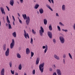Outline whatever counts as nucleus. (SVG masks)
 I'll return each mask as SVG.
<instances>
[{"label":"nucleus","instance_id":"f257e3e1","mask_svg":"<svg viewBox=\"0 0 75 75\" xmlns=\"http://www.w3.org/2000/svg\"><path fill=\"white\" fill-rule=\"evenodd\" d=\"M22 17H23V18L25 20L26 19V23L27 25H28L29 23H30V18L29 16H27L26 15V14H22Z\"/></svg>","mask_w":75,"mask_h":75},{"label":"nucleus","instance_id":"f03ea898","mask_svg":"<svg viewBox=\"0 0 75 75\" xmlns=\"http://www.w3.org/2000/svg\"><path fill=\"white\" fill-rule=\"evenodd\" d=\"M45 64L44 62H43L40 64L39 66V69L42 73L44 71V68H43V67H44Z\"/></svg>","mask_w":75,"mask_h":75},{"label":"nucleus","instance_id":"7ed1b4c3","mask_svg":"<svg viewBox=\"0 0 75 75\" xmlns=\"http://www.w3.org/2000/svg\"><path fill=\"white\" fill-rule=\"evenodd\" d=\"M6 21L8 23V28L9 29H12V27H11V25L10 24V21L9 20V19L8 18V16H6Z\"/></svg>","mask_w":75,"mask_h":75},{"label":"nucleus","instance_id":"20e7f679","mask_svg":"<svg viewBox=\"0 0 75 75\" xmlns=\"http://www.w3.org/2000/svg\"><path fill=\"white\" fill-rule=\"evenodd\" d=\"M44 32V30L42 26L40 27V30H39V33L41 36H42L43 33Z\"/></svg>","mask_w":75,"mask_h":75},{"label":"nucleus","instance_id":"39448f33","mask_svg":"<svg viewBox=\"0 0 75 75\" xmlns=\"http://www.w3.org/2000/svg\"><path fill=\"white\" fill-rule=\"evenodd\" d=\"M15 45V41L14 39H12V42L10 44V47L11 49H13V47Z\"/></svg>","mask_w":75,"mask_h":75},{"label":"nucleus","instance_id":"423d86ee","mask_svg":"<svg viewBox=\"0 0 75 75\" xmlns=\"http://www.w3.org/2000/svg\"><path fill=\"white\" fill-rule=\"evenodd\" d=\"M24 33L23 35H24V37H25V38H26V39H27V37H28V38H30L28 34V33H26V31H25V30H24Z\"/></svg>","mask_w":75,"mask_h":75},{"label":"nucleus","instance_id":"0eeeda50","mask_svg":"<svg viewBox=\"0 0 75 75\" xmlns=\"http://www.w3.org/2000/svg\"><path fill=\"white\" fill-rule=\"evenodd\" d=\"M59 40L60 42L62 44H64L65 42V39L62 36L59 37Z\"/></svg>","mask_w":75,"mask_h":75},{"label":"nucleus","instance_id":"6e6552de","mask_svg":"<svg viewBox=\"0 0 75 75\" xmlns=\"http://www.w3.org/2000/svg\"><path fill=\"white\" fill-rule=\"evenodd\" d=\"M42 48L43 49H45V48L44 50V53H46L47 50H48V46L47 45H46L45 46H44L42 47Z\"/></svg>","mask_w":75,"mask_h":75},{"label":"nucleus","instance_id":"1a4fd4ad","mask_svg":"<svg viewBox=\"0 0 75 75\" xmlns=\"http://www.w3.org/2000/svg\"><path fill=\"white\" fill-rule=\"evenodd\" d=\"M47 34L48 36L50 38H52V33L51 32H47Z\"/></svg>","mask_w":75,"mask_h":75},{"label":"nucleus","instance_id":"9d476101","mask_svg":"<svg viewBox=\"0 0 75 75\" xmlns=\"http://www.w3.org/2000/svg\"><path fill=\"white\" fill-rule=\"evenodd\" d=\"M9 55V49L7 48L6 51L5 52V55L6 57H8Z\"/></svg>","mask_w":75,"mask_h":75},{"label":"nucleus","instance_id":"9b49d317","mask_svg":"<svg viewBox=\"0 0 75 75\" xmlns=\"http://www.w3.org/2000/svg\"><path fill=\"white\" fill-rule=\"evenodd\" d=\"M56 72L58 75H61V70H60V69H57Z\"/></svg>","mask_w":75,"mask_h":75},{"label":"nucleus","instance_id":"f8f14e48","mask_svg":"<svg viewBox=\"0 0 75 75\" xmlns=\"http://www.w3.org/2000/svg\"><path fill=\"white\" fill-rule=\"evenodd\" d=\"M2 12V13L3 14H4V15L6 14V13L4 11V8H3V7H1L0 8Z\"/></svg>","mask_w":75,"mask_h":75},{"label":"nucleus","instance_id":"ddd939ff","mask_svg":"<svg viewBox=\"0 0 75 75\" xmlns=\"http://www.w3.org/2000/svg\"><path fill=\"white\" fill-rule=\"evenodd\" d=\"M10 4L12 6H13L14 4V0H11L10 1Z\"/></svg>","mask_w":75,"mask_h":75},{"label":"nucleus","instance_id":"4468645a","mask_svg":"<svg viewBox=\"0 0 75 75\" xmlns=\"http://www.w3.org/2000/svg\"><path fill=\"white\" fill-rule=\"evenodd\" d=\"M26 52L27 55H28V54H29L30 52V49H29V48H26Z\"/></svg>","mask_w":75,"mask_h":75},{"label":"nucleus","instance_id":"2eb2a0df","mask_svg":"<svg viewBox=\"0 0 75 75\" xmlns=\"http://www.w3.org/2000/svg\"><path fill=\"white\" fill-rule=\"evenodd\" d=\"M4 69L3 68L1 72V75H4Z\"/></svg>","mask_w":75,"mask_h":75},{"label":"nucleus","instance_id":"dca6fc26","mask_svg":"<svg viewBox=\"0 0 75 75\" xmlns=\"http://www.w3.org/2000/svg\"><path fill=\"white\" fill-rule=\"evenodd\" d=\"M39 62H40V57H37L36 62V65H38L39 63Z\"/></svg>","mask_w":75,"mask_h":75},{"label":"nucleus","instance_id":"f3484780","mask_svg":"<svg viewBox=\"0 0 75 75\" xmlns=\"http://www.w3.org/2000/svg\"><path fill=\"white\" fill-rule=\"evenodd\" d=\"M46 6L48 8H49V9H50V10H51V11H53V9H52V8H51V6H50V5H49L48 4H47L46 5Z\"/></svg>","mask_w":75,"mask_h":75},{"label":"nucleus","instance_id":"a211bd4d","mask_svg":"<svg viewBox=\"0 0 75 75\" xmlns=\"http://www.w3.org/2000/svg\"><path fill=\"white\" fill-rule=\"evenodd\" d=\"M43 23L45 25L47 24V20L46 19H44L43 20Z\"/></svg>","mask_w":75,"mask_h":75},{"label":"nucleus","instance_id":"6ab92c4d","mask_svg":"<svg viewBox=\"0 0 75 75\" xmlns=\"http://www.w3.org/2000/svg\"><path fill=\"white\" fill-rule=\"evenodd\" d=\"M39 12L40 14H42L44 13V10L42 8H40V9H39Z\"/></svg>","mask_w":75,"mask_h":75},{"label":"nucleus","instance_id":"aec40b11","mask_svg":"<svg viewBox=\"0 0 75 75\" xmlns=\"http://www.w3.org/2000/svg\"><path fill=\"white\" fill-rule=\"evenodd\" d=\"M39 6H40L39 4H37L36 5H35L34 8L35 9H37V8L39 7Z\"/></svg>","mask_w":75,"mask_h":75},{"label":"nucleus","instance_id":"412c9836","mask_svg":"<svg viewBox=\"0 0 75 75\" xmlns=\"http://www.w3.org/2000/svg\"><path fill=\"white\" fill-rule=\"evenodd\" d=\"M62 8L63 11H65V5H63Z\"/></svg>","mask_w":75,"mask_h":75},{"label":"nucleus","instance_id":"4be33fe9","mask_svg":"<svg viewBox=\"0 0 75 75\" xmlns=\"http://www.w3.org/2000/svg\"><path fill=\"white\" fill-rule=\"evenodd\" d=\"M54 58H55V59H57V60H59V57L57 56V55L56 54H55L54 55Z\"/></svg>","mask_w":75,"mask_h":75},{"label":"nucleus","instance_id":"5701e85b","mask_svg":"<svg viewBox=\"0 0 75 75\" xmlns=\"http://www.w3.org/2000/svg\"><path fill=\"white\" fill-rule=\"evenodd\" d=\"M16 55L17 58H21V55H20V54L17 53Z\"/></svg>","mask_w":75,"mask_h":75},{"label":"nucleus","instance_id":"b1692460","mask_svg":"<svg viewBox=\"0 0 75 75\" xmlns=\"http://www.w3.org/2000/svg\"><path fill=\"white\" fill-rule=\"evenodd\" d=\"M6 46V45L5 44H4L3 45V50L4 51H5Z\"/></svg>","mask_w":75,"mask_h":75},{"label":"nucleus","instance_id":"393cba45","mask_svg":"<svg viewBox=\"0 0 75 75\" xmlns=\"http://www.w3.org/2000/svg\"><path fill=\"white\" fill-rule=\"evenodd\" d=\"M18 68L19 70H21L22 68V66H21V64H20L18 66Z\"/></svg>","mask_w":75,"mask_h":75},{"label":"nucleus","instance_id":"a878e982","mask_svg":"<svg viewBox=\"0 0 75 75\" xmlns=\"http://www.w3.org/2000/svg\"><path fill=\"white\" fill-rule=\"evenodd\" d=\"M12 35L14 37H16V32H14L12 33Z\"/></svg>","mask_w":75,"mask_h":75},{"label":"nucleus","instance_id":"bb28decb","mask_svg":"<svg viewBox=\"0 0 75 75\" xmlns=\"http://www.w3.org/2000/svg\"><path fill=\"white\" fill-rule=\"evenodd\" d=\"M49 28L50 31H52V25H50L49 26Z\"/></svg>","mask_w":75,"mask_h":75},{"label":"nucleus","instance_id":"cd10ccee","mask_svg":"<svg viewBox=\"0 0 75 75\" xmlns=\"http://www.w3.org/2000/svg\"><path fill=\"white\" fill-rule=\"evenodd\" d=\"M9 65L10 68L12 67V62L11 61L9 63Z\"/></svg>","mask_w":75,"mask_h":75},{"label":"nucleus","instance_id":"c85d7f7f","mask_svg":"<svg viewBox=\"0 0 75 75\" xmlns=\"http://www.w3.org/2000/svg\"><path fill=\"white\" fill-rule=\"evenodd\" d=\"M33 38H31L30 43L31 44H33Z\"/></svg>","mask_w":75,"mask_h":75},{"label":"nucleus","instance_id":"c756f323","mask_svg":"<svg viewBox=\"0 0 75 75\" xmlns=\"http://www.w3.org/2000/svg\"><path fill=\"white\" fill-rule=\"evenodd\" d=\"M31 57H33L34 56V52H31Z\"/></svg>","mask_w":75,"mask_h":75},{"label":"nucleus","instance_id":"7c9ffc66","mask_svg":"<svg viewBox=\"0 0 75 75\" xmlns=\"http://www.w3.org/2000/svg\"><path fill=\"white\" fill-rule=\"evenodd\" d=\"M69 55L70 58H71V59H72V55H71V54H70V53H69Z\"/></svg>","mask_w":75,"mask_h":75},{"label":"nucleus","instance_id":"2f4dec72","mask_svg":"<svg viewBox=\"0 0 75 75\" xmlns=\"http://www.w3.org/2000/svg\"><path fill=\"white\" fill-rule=\"evenodd\" d=\"M11 72L13 75H14V71H12V70H11Z\"/></svg>","mask_w":75,"mask_h":75},{"label":"nucleus","instance_id":"473e14b6","mask_svg":"<svg viewBox=\"0 0 75 75\" xmlns=\"http://www.w3.org/2000/svg\"><path fill=\"white\" fill-rule=\"evenodd\" d=\"M32 32L33 34H36V32L34 31V30L33 29L32 30Z\"/></svg>","mask_w":75,"mask_h":75},{"label":"nucleus","instance_id":"72a5a7b5","mask_svg":"<svg viewBox=\"0 0 75 75\" xmlns=\"http://www.w3.org/2000/svg\"><path fill=\"white\" fill-rule=\"evenodd\" d=\"M57 28L59 31H61V28L59 26H57Z\"/></svg>","mask_w":75,"mask_h":75},{"label":"nucleus","instance_id":"f704fd0d","mask_svg":"<svg viewBox=\"0 0 75 75\" xmlns=\"http://www.w3.org/2000/svg\"><path fill=\"white\" fill-rule=\"evenodd\" d=\"M59 24L60 25H62V26H64V24H62V23L60 22L59 23Z\"/></svg>","mask_w":75,"mask_h":75},{"label":"nucleus","instance_id":"c9c22d12","mask_svg":"<svg viewBox=\"0 0 75 75\" xmlns=\"http://www.w3.org/2000/svg\"><path fill=\"white\" fill-rule=\"evenodd\" d=\"M63 58H66V54H64L63 55Z\"/></svg>","mask_w":75,"mask_h":75},{"label":"nucleus","instance_id":"e433bc0d","mask_svg":"<svg viewBox=\"0 0 75 75\" xmlns=\"http://www.w3.org/2000/svg\"><path fill=\"white\" fill-rule=\"evenodd\" d=\"M63 62L64 64H65V60L64 59H63Z\"/></svg>","mask_w":75,"mask_h":75},{"label":"nucleus","instance_id":"4c0bfd02","mask_svg":"<svg viewBox=\"0 0 75 75\" xmlns=\"http://www.w3.org/2000/svg\"><path fill=\"white\" fill-rule=\"evenodd\" d=\"M32 73H33V75L35 74V70L34 69L33 70V71H32Z\"/></svg>","mask_w":75,"mask_h":75},{"label":"nucleus","instance_id":"58836bf2","mask_svg":"<svg viewBox=\"0 0 75 75\" xmlns=\"http://www.w3.org/2000/svg\"><path fill=\"white\" fill-rule=\"evenodd\" d=\"M18 18L19 20V21L20 23H21V24H22V21H21V20L20 19H19V18Z\"/></svg>","mask_w":75,"mask_h":75},{"label":"nucleus","instance_id":"ea45409f","mask_svg":"<svg viewBox=\"0 0 75 75\" xmlns=\"http://www.w3.org/2000/svg\"><path fill=\"white\" fill-rule=\"evenodd\" d=\"M62 31H65V32H67V31H68V30H67L64 29H62Z\"/></svg>","mask_w":75,"mask_h":75},{"label":"nucleus","instance_id":"a19ab883","mask_svg":"<svg viewBox=\"0 0 75 75\" xmlns=\"http://www.w3.org/2000/svg\"><path fill=\"white\" fill-rule=\"evenodd\" d=\"M73 28L74 30H75V23L73 25Z\"/></svg>","mask_w":75,"mask_h":75},{"label":"nucleus","instance_id":"79ce46f5","mask_svg":"<svg viewBox=\"0 0 75 75\" xmlns=\"http://www.w3.org/2000/svg\"><path fill=\"white\" fill-rule=\"evenodd\" d=\"M49 71H52V68H50L49 69Z\"/></svg>","mask_w":75,"mask_h":75},{"label":"nucleus","instance_id":"37998d69","mask_svg":"<svg viewBox=\"0 0 75 75\" xmlns=\"http://www.w3.org/2000/svg\"><path fill=\"white\" fill-rule=\"evenodd\" d=\"M6 7L8 9V11H10V8H8V7H7V6H6Z\"/></svg>","mask_w":75,"mask_h":75},{"label":"nucleus","instance_id":"c03bdc74","mask_svg":"<svg viewBox=\"0 0 75 75\" xmlns=\"http://www.w3.org/2000/svg\"><path fill=\"white\" fill-rule=\"evenodd\" d=\"M56 16H57V17H59V15H58V13H56Z\"/></svg>","mask_w":75,"mask_h":75},{"label":"nucleus","instance_id":"a18cd8bd","mask_svg":"<svg viewBox=\"0 0 75 75\" xmlns=\"http://www.w3.org/2000/svg\"><path fill=\"white\" fill-rule=\"evenodd\" d=\"M53 75H57V73L54 72L53 74Z\"/></svg>","mask_w":75,"mask_h":75},{"label":"nucleus","instance_id":"49530a36","mask_svg":"<svg viewBox=\"0 0 75 75\" xmlns=\"http://www.w3.org/2000/svg\"><path fill=\"white\" fill-rule=\"evenodd\" d=\"M53 41L54 42H56V40H55V39H53Z\"/></svg>","mask_w":75,"mask_h":75},{"label":"nucleus","instance_id":"de8ad7c7","mask_svg":"<svg viewBox=\"0 0 75 75\" xmlns=\"http://www.w3.org/2000/svg\"><path fill=\"white\" fill-rule=\"evenodd\" d=\"M20 1L21 3H23V0H20Z\"/></svg>","mask_w":75,"mask_h":75},{"label":"nucleus","instance_id":"09e8293b","mask_svg":"<svg viewBox=\"0 0 75 75\" xmlns=\"http://www.w3.org/2000/svg\"><path fill=\"white\" fill-rule=\"evenodd\" d=\"M12 17L13 18V21H15V19L14 18V16H12Z\"/></svg>","mask_w":75,"mask_h":75},{"label":"nucleus","instance_id":"8fccbe9b","mask_svg":"<svg viewBox=\"0 0 75 75\" xmlns=\"http://www.w3.org/2000/svg\"><path fill=\"white\" fill-rule=\"evenodd\" d=\"M15 21H13V25H15V23H14L15 22Z\"/></svg>","mask_w":75,"mask_h":75},{"label":"nucleus","instance_id":"3c124183","mask_svg":"<svg viewBox=\"0 0 75 75\" xmlns=\"http://www.w3.org/2000/svg\"><path fill=\"white\" fill-rule=\"evenodd\" d=\"M51 1L52 3H53V4H54V0H51Z\"/></svg>","mask_w":75,"mask_h":75},{"label":"nucleus","instance_id":"603ef678","mask_svg":"<svg viewBox=\"0 0 75 75\" xmlns=\"http://www.w3.org/2000/svg\"><path fill=\"white\" fill-rule=\"evenodd\" d=\"M49 2H50V3H51V0H48Z\"/></svg>","mask_w":75,"mask_h":75},{"label":"nucleus","instance_id":"864d4df0","mask_svg":"<svg viewBox=\"0 0 75 75\" xmlns=\"http://www.w3.org/2000/svg\"><path fill=\"white\" fill-rule=\"evenodd\" d=\"M6 26H8V23H6Z\"/></svg>","mask_w":75,"mask_h":75},{"label":"nucleus","instance_id":"5fc2aeb1","mask_svg":"<svg viewBox=\"0 0 75 75\" xmlns=\"http://www.w3.org/2000/svg\"><path fill=\"white\" fill-rule=\"evenodd\" d=\"M15 75H18V73H16Z\"/></svg>","mask_w":75,"mask_h":75},{"label":"nucleus","instance_id":"6e6d98bb","mask_svg":"<svg viewBox=\"0 0 75 75\" xmlns=\"http://www.w3.org/2000/svg\"><path fill=\"white\" fill-rule=\"evenodd\" d=\"M18 16L19 17H20V14H19V13H18Z\"/></svg>","mask_w":75,"mask_h":75},{"label":"nucleus","instance_id":"4d7b16f0","mask_svg":"<svg viewBox=\"0 0 75 75\" xmlns=\"http://www.w3.org/2000/svg\"><path fill=\"white\" fill-rule=\"evenodd\" d=\"M54 68H56V66H55V65L54 64Z\"/></svg>","mask_w":75,"mask_h":75},{"label":"nucleus","instance_id":"13d9d810","mask_svg":"<svg viewBox=\"0 0 75 75\" xmlns=\"http://www.w3.org/2000/svg\"><path fill=\"white\" fill-rule=\"evenodd\" d=\"M1 26V21L0 20V27Z\"/></svg>","mask_w":75,"mask_h":75},{"label":"nucleus","instance_id":"bf43d9fd","mask_svg":"<svg viewBox=\"0 0 75 75\" xmlns=\"http://www.w3.org/2000/svg\"><path fill=\"white\" fill-rule=\"evenodd\" d=\"M24 75H27V74H26V73H24Z\"/></svg>","mask_w":75,"mask_h":75},{"label":"nucleus","instance_id":"052dcab7","mask_svg":"<svg viewBox=\"0 0 75 75\" xmlns=\"http://www.w3.org/2000/svg\"><path fill=\"white\" fill-rule=\"evenodd\" d=\"M17 3H18V4H19V2L18 1H17Z\"/></svg>","mask_w":75,"mask_h":75},{"label":"nucleus","instance_id":"680f3d73","mask_svg":"<svg viewBox=\"0 0 75 75\" xmlns=\"http://www.w3.org/2000/svg\"><path fill=\"white\" fill-rule=\"evenodd\" d=\"M37 13L39 14V12H38V11L37 12Z\"/></svg>","mask_w":75,"mask_h":75},{"label":"nucleus","instance_id":"e2e57ef3","mask_svg":"<svg viewBox=\"0 0 75 75\" xmlns=\"http://www.w3.org/2000/svg\"><path fill=\"white\" fill-rule=\"evenodd\" d=\"M30 59H31V57H30Z\"/></svg>","mask_w":75,"mask_h":75}]
</instances>
